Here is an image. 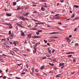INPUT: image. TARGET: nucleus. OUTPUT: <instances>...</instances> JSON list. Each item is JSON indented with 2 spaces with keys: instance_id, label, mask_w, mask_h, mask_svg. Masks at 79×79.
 I'll return each mask as SVG.
<instances>
[{
  "instance_id": "f257e3e1",
  "label": "nucleus",
  "mask_w": 79,
  "mask_h": 79,
  "mask_svg": "<svg viewBox=\"0 0 79 79\" xmlns=\"http://www.w3.org/2000/svg\"><path fill=\"white\" fill-rule=\"evenodd\" d=\"M32 38L33 39H37L38 38H41V37L40 36H32Z\"/></svg>"
},
{
  "instance_id": "f03ea898",
  "label": "nucleus",
  "mask_w": 79,
  "mask_h": 79,
  "mask_svg": "<svg viewBox=\"0 0 79 79\" xmlns=\"http://www.w3.org/2000/svg\"><path fill=\"white\" fill-rule=\"evenodd\" d=\"M20 19H22V20H23V21H25V20H26V19L22 16H20Z\"/></svg>"
},
{
  "instance_id": "7ed1b4c3",
  "label": "nucleus",
  "mask_w": 79,
  "mask_h": 79,
  "mask_svg": "<svg viewBox=\"0 0 79 79\" xmlns=\"http://www.w3.org/2000/svg\"><path fill=\"white\" fill-rule=\"evenodd\" d=\"M29 14V12H28L26 14H25L23 15V16H27Z\"/></svg>"
},
{
  "instance_id": "20e7f679",
  "label": "nucleus",
  "mask_w": 79,
  "mask_h": 79,
  "mask_svg": "<svg viewBox=\"0 0 79 79\" xmlns=\"http://www.w3.org/2000/svg\"><path fill=\"white\" fill-rule=\"evenodd\" d=\"M59 32H53L52 33H51L49 34H59Z\"/></svg>"
},
{
  "instance_id": "39448f33",
  "label": "nucleus",
  "mask_w": 79,
  "mask_h": 79,
  "mask_svg": "<svg viewBox=\"0 0 79 79\" xmlns=\"http://www.w3.org/2000/svg\"><path fill=\"white\" fill-rule=\"evenodd\" d=\"M60 19L61 18H60V17L59 16H57L54 18V19Z\"/></svg>"
},
{
  "instance_id": "423d86ee",
  "label": "nucleus",
  "mask_w": 79,
  "mask_h": 79,
  "mask_svg": "<svg viewBox=\"0 0 79 79\" xmlns=\"http://www.w3.org/2000/svg\"><path fill=\"white\" fill-rule=\"evenodd\" d=\"M36 52H37V49L36 48H35L34 49V50H33L34 54H35V53H36Z\"/></svg>"
},
{
  "instance_id": "0eeeda50",
  "label": "nucleus",
  "mask_w": 79,
  "mask_h": 79,
  "mask_svg": "<svg viewBox=\"0 0 79 79\" xmlns=\"http://www.w3.org/2000/svg\"><path fill=\"white\" fill-rule=\"evenodd\" d=\"M64 66V63H60L59 64V66Z\"/></svg>"
},
{
  "instance_id": "6e6552de",
  "label": "nucleus",
  "mask_w": 79,
  "mask_h": 79,
  "mask_svg": "<svg viewBox=\"0 0 79 79\" xmlns=\"http://www.w3.org/2000/svg\"><path fill=\"white\" fill-rule=\"evenodd\" d=\"M6 15H7V16H11V14H8L6 13Z\"/></svg>"
},
{
  "instance_id": "1a4fd4ad",
  "label": "nucleus",
  "mask_w": 79,
  "mask_h": 79,
  "mask_svg": "<svg viewBox=\"0 0 79 79\" xmlns=\"http://www.w3.org/2000/svg\"><path fill=\"white\" fill-rule=\"evenodd\" d=\"M10 53H11L12 55H15V53L13 51H10Z\"/></svg>"
},
{
  "instance_id": "9d476101",
  "label": "nucleus",
  "mask_w": 79,
  "mask_h": 79,
  "mask_svg": "<svg viewBox=\"0 0 79 79\" xmlns=\"http://www.w3.org/2000/svg\"><path fill=\"white\" fill-rule=\"evenodd\" d=\"M31 35H32V33L29 34V35H28V37L30 39L31 38Z\"/></svg>"
},
{
  "instance_id": "9b49d317",
  "label": "nucleus",
  "mask_w": 79,
  "mask_h": 79,
  "mask_svg": "<svg viewBox=\"0 0 79 79\" xmlns=\"http://www.w3.org/2000/svg\"><path fill=\"white\" fill-rule=\"evenodd\" d=\"M44 23H36L35 24H39V25L40 24H44Z\"/></svg>"
},
{
  "instance_id": "f8f14e48",
  "label": "nucleus",
  "mask_w": 79,
  "mask_h": 79,
  "mask_svg": "<svg viewBox=\"0 0 79 79\" xmlns=\"http://www.w3.org/2000/svg\"><path fill=\"white\" fill-rule=\"evenodd\" d=\"M3 44L5 45H8L9 44H8V43L6 42L4 43Z\"/></svg>"
},
{
  "instance_id": "ddd939ff",
  "label": "nucleus",
  "mask_w": 79,
  "mask_h": 79,
  "mask_svg": "<svg viewBox=\"0 0 79 79\" xmlns=\"http://www.w3.org/2000/svg\"><path fill=\"white\" fill-rule=\"evenodd\" d=\"M37 45H38V44H37V43L36 44H34L33 46L34 47V48H35V47H36Z\"/></svg>"
},
{
  "instance_id": "4468645a",
  "label": "nucleus",
  "mask_w": 79,
  "mask_h": 79,
  "mask_svg": "<svg viewBox=\"0 0 79 79\" xmlns=\"http://www.w3.org/2000/svg\"><path fill=\"white\" fill-rule=\"evenodd\" d=\"M44 68H45V66H44V65H43L42 67H41L40 69L41 70L44 69Z\"/></svg>"
},
{
  "instance_id": "2eb2a0df",
  "label": "nucleus",
  "mask_w": 79,
  "mask_h": 79,
  "mask_svg": "<svg viewBox=\"0 0 79 79\" xmlns=\"http://www.w3.org/2000/svg\"><path fill=\"white\" fill-rule=\"evenodd\" d=\"M48 51L49 53H51V51H50V48H48Z\"/></svg>"
},
{
  "instance_id": "dca6fc26",
  "label": "nucleus",
  "mask_w": 79,
  "mask_h": 79,
  "mask_svg": "<svg viewBox=\"0 0 79 79\" xmlns=\"http://www.w3.org/2000/svg\"><path fill=\"white\" fill-rule=\"evenodd\" d=\"M41 10L42 11H45V8L43 7H42L41 8Z\"/></svg>"
},
{
  "instance_id": "f3484780",
  "label": "nucleus",
  "mask_w": 79,
  "mask_h": 79,
  "mask_svg": "<svg viewBox=\"0 0 79 79\" xmlns=\"http://www.w3.org/2000/svg\"><path fill=\"white\" fill-rule=\"evenodd\" d=\"M22 36H23V37H24L25 36V34H24V33H22L21 34Z\"/></svg>"
},
{
  "instance_id": "a211bd4d",
  "label": "nucleus",
  "mask_w": 79,
  "mask_h": 79,
  "mask_svg": "<svg viewBox=\"0 0 79 79\" xmlns=\"http://www.w3.org/2000/svg\"><path fill=\"white\" fill-rule=\"evenodd\" d=\"M14 35V33H12L11 35H10V36H11L12 37H13Z\"/></svg>"
},
{
  "instance_id": "6ab92c4d",
  "label": "nucleus",
  "mask_w": 79,
  "mask_h": 79,
  "mask_svg": "<svg viewBox=\"0 0 79 79\" xmlns=\"http://www.w3.org/2000/svg\"><path fill=\"white\" fill-rule=\"evenodd\" d=\"M79 6H77L76 5H75L74 6V7H75V8H78Z\"/></svg>"
},
{
  "instance_id": "aec40b11",
  "label": "nucleus",
  "mask_w": 79,
  "mask_h": 79,
  "mask_svg": "<svg viewBox=\"0 0 79 79\" xmlns=\"http://www.w3.org/2000/svg\"><path fill=\"white\" fill-rule=\"evenodd\" d=\"M57 38H58V37L57 36H54L52 37V39H57Z\"/></svg>"
},
{
  "instance_id": "412c9836",
  "label": "nucleus",
  "mask_w": 79,
  "mask_h": 79,
  "mask_svg": "<svg viewBox=\"0 0 79 79\" xmlns=\"http://www.w3.org/2000/svg\"><path fill=\"white\" fill-rule=\"evenodd\" d=\"M73 56V55H69L68 56V58H71V56Z\"/></svg>"
},
{
  "instance_id": "4be33fe9",
  "label": "nucleus",
  "mask_w": 79,
  "mask_h": 79,
  "mask_svg": "<svg viewBox=\"0 0 79 79\" xmlns=\"http://www.w3.org/2000/svg\"><path fill=\"white\" fill-rule=\"evenodd\" d=\"M79 19V18H76L75 19H74L73 21H76V20H77Z\"/></svg>"
},
{
  "instance_id": "5701e85b",
  "label": "nucleus",
  "mask_w": 79,
  "mask_h": 79,
  "mask_svg": "<svg viewBox=\"0 0 79 79\" xmlns=\"http://www.w3.org/2000/svg\"><path fill=\"white\" fill-rule=\"evenodd\" d=\"M21 9V7H20V6H19L18 7V8L17 9V10H19V9Z\"/></svg>"
},
{
  "instance_id": "b1692460",
  "label": "nucleus",
  "mask_w": 79,
  "mask_h": 79,
  "mask_svg": "<svg viewBox=\"0 0 79 79\" xmlns=\"http://www.w3.org/2000/svg\"><path fill=\"white\" fill-rule=\"evenodd\" d=\"M47 58H46V57H43L42 58V60H44V59H46Z\"/></svg>"
},
{
  "instance_id": "393cba45",
  "label": "nucleus",
  "mask_w": 79,
  "mask_h": 79,
  "mask_svg": "<svg viewBox=\"0 0 79 79\" xmlns=\"http://www.w3.org/2000/svg\"><path fill=\"white\" fill-rule=\"evenodd\" d=\"M36 34H37V35H39L40 33H39V32L38 31V32H36Z\"/></svg>"
},
{
  "instance_id": "a878e982",
  "label": "nucleus",
  "mask_w": 79,
  "mask_h": 79,
  "mask_svg": "<svg viewBox=\"0 0 79 79\" xmlns=\"http://www.w3.org/2000/svg\"><path fill=\"white\" fill-rule=\"evenodd\" d=\"M69 54H71L70 52H68L66 53V55H69Z\"/></svg>"
},
{
  "instance_id": "bb28decb",
  "label": "nucleus",
  "mask_w": 79,
  "mask_h": 79,
  "mask_svg": "<svg viewBox=\"0 0 79 79\" xmlns=\"http://www.w3.org/2000/svg\"><path fill=\"white\" fill-rule=\"evenodd\" d=\"M11 31H9V35H11Z\"/></svg>"
},
{
  "instance_id": "cd10ccee",
  "label": "nucleus",
  "mask_w": 79,
  "mask_h": 79,
  "mask_svg": "<svg viewBox=\"0 0 79 79\" xmlns=\"http://www.w3.org/2000/svg\"><path fill=\"white\" fill-rule=\"evenodd\" d=\"M60 74H58L56 76V77H60Z\"/></svg>"
},
{
  "instance_id": "c85d7f7f",
  "label": "nucleus",
  "mask_w": 79,
  "mask_h": 79,
  "mask_svg": "<svg viewBox=\"0 0 79 79\" xmlns=\"http://www.w3.org/2000/svg\"><path fill=\"white\" fill-rule=\"evenodd\" d=\"M7 25H8V26H11L12 25H11V24L10 23H9V24H7Z\"/></svg>"
},
{
  "instance_id": "c756f323",
  "label": "nucleus",
  "mask_w": 79,
  "mask_h": 79,
  "mask_svg": "<svg viewBox=\"0 0 79 79\" xmlns=\"http://www.w3.org/2000/svg\"><path fill=\"white\" fill-rule=\"evenodd\" d=\"M59 15H60V14H57L55 15L54 17L58 16H59Z\"/></svg>"
},
{
  "instance_id": "7c9ffc66",
  "label": "nucleus",
  "mask_w": 79,
  "mask_h": 79,
  "mask_svg": "<svg viewBox=\"0 0 79 79\" xmlns=\"http://www.w3.org/2000/svg\"><path fill=\"white\" fill-rule=\"evenodd\" d=\"M0 61H1V62H3V60L2 59H0Z\"/></svg>"
},
{
  "instance_id": "2f4dec72",
  "label": "nucleus",
  "mask_w": 79,
  "mask_h": 79,
  "mask_svg": "<svg viewBox=\"0 0 79 79\" xmlns=\"http://www.w3.org/2000/svg\"><path fill=\"white\" fill-rule=\"evenodd\" d=\"M17 24L18 26L19 27H20V26H21V24H19L18 23H17Z\"/></svg>"
},
{
  "instance_id": "473e14b6",
  "label": "nucleus",
  "mask_w": 79,
  "mask_h": 79,
  "mask_svg": "<svg viewBox=\"0 0 79 79\" xmlns=\"http://www.w3.org/2000/svg\"><path fill=\"white\" fill-rule=\"evenodd\" d=\"M13 5H16V2H14L13 3Z\"/></svg>"
},
{
  "instance_id": "72a5a7b5",
  "label": "nucleus",
  "mask_w": 79,
  "mask_h": 79,
  "mask_svg": "<svg viewBox=\"0 0 79 79\" xmlns=\"http://www.w3.org/2000/svg\"><path fill=\"white\" fill-rule=\"evenodd\" d=\"M75 16V15H74V14L71 17V18H74V17Z\"/></svg>"
},
{
  "instance_id": "f704fd0d",
  "label": "nucleus",
  "mask_w": 79,
  "mask_h": 79,
  "mask_svg": "<svg viewBox=\"0 0 79 79\" xmlns=\"http://www.w3.org/2000/svg\"><path fill=\"white\" fill-rule=\"evenodd\" d=\"M77 31V28H76L74 30V31L75 32H76V31Z\"/></svg>"
},
{
  "instance_id": "c9c22d12",
  "label": "nucleus",
  "mask_w": 79,
  "mask_h": 79,
  "mask_svg": "<svg viewBox=\"0 0 79 79\" xmlns=\"http://www.w3.org/2000/svg\"><path fill=\"white\" fill-rule=\"evenodd\" d=\"M44 42L45 43V44H47V41L46 40H44Z\"/></svg>"
},
{
  "instance_id": "e433bc0d",
  "label": "nucleus",
  "mask_w": 79,
  "mask_h": 79,
  "mask_svg": "<svg viewBox=\"0 0 79 79\" xmlns=\"http://www.w3.org/2000/svg\"><path fill=\"white\" fill-rule=\"evenodd\" d=\"M8 70H9V69H8L7 68L6 70V72H8Z\"/></svg>"
},
{
  "instance_id": "4c0bfd02",
  "label": "nucleus",
  "mask_w": 79,
  "mask_h": 79,
  "mask_svg": "<svg viewBox=\"0 0 79 79\" xmlns=\"http://www.w3.org/2000/svg\"><path fill=\"white\" fill-rule=\"evenodd\" d=\"M55 50L53 49L52 50V53H54L55 52Z\"/></svg>"
},
{
  "instance_id": "58836bf2",
  "label": "nucleus",
  "mask_w": 79,
  "mask_h": 79,
  "mask_svg": "<svg viewBox=\"0 0 79 79\" xmlns=\"http://www.w3.org/2000/svg\"><path fill=\"white\" fill-rule=\"evenodd\" d=\"M14 45H15V46H16V43H15V42H14L13 43Z\"/></svg>"
},
{
  "instance_id": "ea45409f",
  "label": "nucleus",
  "mask_w": 79,
  "mask_h": 79,
  "mask_svg": "<svg viewBox=\"0 0 79 79\" xmlns=\"http://www.w3.org/2000/svg\"><path fill=\"white\" fill-rule=\"evenodd\" d=\"M35 71L36 72H39V70H38V69H35Z\"/></svg>"
},
{
  "instance_id": "a19ab883",
  "label": "nucleus",
  "mask_w": 79,
  "mask_h": 79,
  "mask_svg": "<svg viewBox=\"0 0 79 79\" xmlns=\"http://www.w3.org/2000/svg\"><path fill=\"white\" fill-rule=\"evenodd\" d=\"M72 36H73L72 35H69V37L70 38H71L72 37Z\"/></svg>"
},
{
  "instance_id": "79ce46f5",
  "label": "nucleus",
  "mask_w": 79,
  "mask_h": 79,
  "mask_svg": "<svg viewBox=\"0 0 79 79\" xmlns=\"http://www.w3.org/2000/svg\"><path fill=\"white\" fill-rule=\"evenodd\" d=\"M32 72H34V68L32 69Z\"/></svg>"
},
{
  "instance_id": "37998d69",
  "label": "nucleus",
  "mask_w": 79,
  "mask_h": 79,
  "mask_svg": "<svg viewBox=\"0 0 79 79\" xmlns=\"http://www.w3.org/2000/svg\"><path fill=\"white\" fill-rule=\"evenodd\" d=\"M17 65H18V66H21V65H22V64H17Z\"/></svg>"
},
{
  "instance_id": "c03bdc74",
  "label": "nucleus",
  "mask_w": 79,
  "mask_h": 79,
  "mask_svg": "<svg viewBox=\"0 0 79 79\" xmlns=\"http://www.w3.org/2000/svg\"><path fill=\"white\" fill-rule=\"evenodd\" d=\"M54 41H55V40L54 39H52V40L51 42H53Z\"/></svg>"
},
{
  "instance_id": "a18cd8bd",
  "label": "nucleus",
  "mask_w": 79,
  "mask_h": 79,
  "mask_svg": "<svg viewBox=\"0 0 79 79\" xmlns=\"http://www.w3.org/2000/svg\"><path fill=\"white\" fill-rule=\"evenodd\" d=\"M66 39H67V40H69V37H67L66 38Z\"/></svg>"
},
{
  "instance_id": "49530a36",
  "label": "nucleus",
  "mask_w": 79,
  "mask_h": 79,
  "mask_svg": "<svg viewBox=\"0 0 79 79\" xmlns=\"http://www.w3.org/2000/svg\"><path fill=\"white\" fill-rule=\"evenodd\" d=\"M26 74V73L24 72V73H21V74H22V75H23V74Z\"/></svg>"
},
{
  "instance_id": "de8ad7c7",
  "label": "nucleus",
  "mask_w": 79,
  "mask_h": 79,
  "mask_svg": "<svg viewBox=\"0 0 79 79\" xmlns=\"http://www.w3.org/2000/svg\"><path fill=\"white\" fill-rule=\"evenodd\" d=\"M38 32H42V30H38Z\"/></svg>"
},
{
  "instance_id": "09e8293b",
  "label": "nucleus",
  "mask_w": 79,
  "mask_h": 79,
  "mask_svg": "<svg viewBox=\"0 0 79 79\" xmlns=\"http://www.w3.org/2000/svg\"><path fill=\"white\" fill-rule=\"evenodd\" d=\"M6 77L4 76L3 78V79H6Z\"/></svg>"
},
{
  "instance_id": "8fccbe9b",
  "label": "nucleus",
  "mask_w": 79,
  "mask_h": 79,
  "mask_svg": "<svg viewBox=\"0 0 79 79\" xmlns=\"http://www.w3.org/2000/svg\"><path fill=\"white\" fill-rule=\"evenodd\" d=\"M49 63L50 65H52V66H53V64H51V63Z\"/></svg>"
},
{
  "instance_id": "3c124183",
  "label": "nucleus",
  "mask_w": 79,
  "mask_h": 79,
  "mask_svg": "<svg viewBox=\"0 0 79 79\" xmlns=\"http://www.w3.org/2000/svg\"><path fill=\"white\" fill-rule=\"evenodd\" d=\"M32 6H37V5H35V4H33Z\"/></svg>"
},
{
  "instance_id": "603ef678",
  "label": "nucleus",
  "mask_w": 79,
  "mask_h": 79,
  "mask_svg": "<svg viewBox=\"0 0 79 79\" xmlns=\"http://www.w3.org/2000/svg\"><path fill=\"white\" fill-rule=\"evenodd\" d=\"M13 28V27H12V26H9V29H11Z\"/></svg>"
},
{
  "instance_id": "864d4df0",
  "label": "nucleus",
  "mask_w": 79,
  "mask_h": 79,
  "mask_svg": "<svg viewBox=\"0 0 79 79\" xmlns=\"http://www.w3.org/2000/svg\"><path fill=\"white\" fill-rule=\"evenodd\" d=\"M60 2H61V3H63V2H64V0L60 1Z\"/></svg>"
},
{
  "instance_id": "5fc2aeb1",
  "label": "nucleus",
  "mask_w": 79,
  "mask_h": 79,
  "mask_svg": "<svg viewBox=\"0 0 79 79\" xmlns=\"http://www.w3.org/2000/svg\"><path fill=\"white\" fill-rule=\"evenodd\" d=\"M47 45H48V46H50V43H48L47 44Z\"/></svg>"
},
{
  "instance_id": "6e6d98bb",
  "label": "nucleus",
  "mask_w": 79,
  "mask_h": 79,
  "mask_svg": "<svg viewBox=\"0 0 79 79\" xmlns=\"http://www.w3.org/2000/svg\"><path fill=\"white\" fill-rule=\"evenodd\" d=\"M6 40V39H2V41H3V40Z\"/></svg>"
},
{
  "instance_id": "4d7b16f0",
  "label": "nucleus",
  "mask_w": 79,
  "mask_h": 79,
  "mask_svg": "<svg viewBox=\"0 0 79 79\" xmlns=\"http://www.w3.org/2000/svg\"><path fill=\"white\" fill-rule=\"evenodd\" d=\"M10 39H11L13 38V36H10Z\"/></svg>"
},
{
  "instance_id": "13d9d810",
  "label": "nucleus",
  "mask_w": 79,
  "mask_h": 79,
  "mask_svg": "<svg viewBox=\"0 0 79 79\" xmlns=\"http://www.w3.org/2000/svg\"><path fill=\"white\" fill-rule=\"evenodd\" d=\"M12 75L11 74H9V76H12Z\"/></svg>"
},
{
  "instance_id": "bf43d9fd",
  "label": "nucleus",
  "mask_w": 79,
  "mask_h": 79,
  "mask_svg": "<svg viewBox=\"0 0 79 79\" xmlns=\"http://www.w3.org/2000/svg\"><path fill=\"white\" fill-rule=\"evenodd\" d=\"M7 40L8 41V40H10V38H9V37H8L7 38Z\"/></svg>"
},
{
  "instance_id": "052dcab7",
  "label": "nucleus",
  "mask_w": 79,
  "mask_h": 79,
  "mask_svg": "<svg viewBox=\"0 0 79 79\" xmlns=\"http://www.w3.org/2000/svg\"><path fill=\"white\" fill-rule=\"evenodd\" d=\"M6 47H8V48H10V46H7Z\"/></svg>"
},
{
  "instance_id": "680f3d73",
  "label": "nucleus",
  "mask_w": 79,
  "mask_h": 79,
  "mask_svg": "<svg viewBox=\"0 0 79 79\" xmlns=\"http://www.w3.org/2000/svg\"><path fill=\"white\" fill-rule=\"evenodd\" d=\"M42 2H47V1H45L44 0H42Z\"/></svg>"
},
{
  "instance_id": "e2e57ef3",
  "label": "nucleus",
  "mask_w": 79,
  "mask_h": 79,
  "mask_svg": "<svg viewBox=\"0 0 79 79\" xmlns=\"http://www.w3.org/2000/svg\"><path fill=\"white\" fill-rule=\"evenodd\" d=\"M64 65H63V66H62V67H61V69H63V68H64Z\"/></svg>"
},
{
  "instance_id": "0e129e2a",
  "label": "nucleus",
  "mask_w": 79,
  "mask_h": 79,
  "mask_svg": "<svg viewBox=\"0 0 79 79\" xmlns=\"http://www.w3.org/2000/svg\"><path fill=\"white\" fill-rule=\"evenodd\" d=\"M73 61L74 62H76V60L75 59H74L73 60Z\"/></svg>"
},
{
  "instance_id": "69168bd1",
  "label": "nucleus",
  "mask_w": 79,
  "mask_h": 79,
  "mask_svg": "<svg viewBox=\"0 0 79 79\" xmlns=\"http://www.w3.org/2000/svg\"><path fill=\"white\" fill-rule=\"evenodd\" d=\"M2 56H6V55H4V54H2Z\"/></svg>"
},
{
  "instance_id": "338daca9",
  "label": "nucleus",
  "mask_w": 79,
  "mask_h": 79,
  "mask_svg": "<svg viewBox=\"0 0 79 79\" xmlns=\"http://www.w3.org/2000/svg\"><path fill=\"white\" fill-rule=\"evenodd\" d=\"M3 72V71H2L1 70H0V73H1Z\"/></svg>"
},
{
  "instance_id": "774afa93",
  "label": "nucleus",
  "mask_w": 79,
  "mask_h": 79,
  "mask_svg": "<svg viewBox=\"0 0 79 79\" xmlns=\"http://www.w3.org/2000/svg\"><path fill=\"white\" fill-rule=\"evenodd\" d=\"M32 30H37V29H36V28H33Z\"/></svg>"
}]
</instances>
